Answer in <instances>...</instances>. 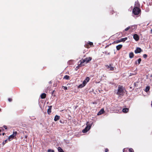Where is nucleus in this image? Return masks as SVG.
I'll use <instances>...</instances> for the list:
<instances>
[{"label":"nucleus","instance_id":"f257e3e1","mask_svg":"<svg viewBox=\"0 0 152 152\" xmlns=\"http://www.w3.org/2000/svg\"><path fill=\"white\" fill-rule=\"evenodd\" d=\"M124 90L121 86L119 85L118 88V91L116 93V94L120 96H123L124 93Z\"/></svg>","mask_w":152,"mask_h":152},{"label":"nucleus","instance_id":"f03ea898","mask_svg":"<svg viewBox=\"0 0 152 152\" xmlns=\"http://www.w3.org/2000/svg\"><path fill=\"white\" fill-rule=\"evenodd\" d=\"M91 60V58L90 57H88L84 59H82L80 60V64H79V66H83L84 64H83V63H85L86 64H87Z\"/></svg>","mask_w":152,"mask_h":152},{"label":"nucleus","instance_id":"7ed1b4c3","mask_svg":"<svg viewBox=\"0 0 152 152\" xmlns=\"http://www.w3.org/2000/svg\"><path fill=\"white\" fill-rule=\"evenodd\" d=\"M140 12V10L137 7L134 8L132 10L133 13L136 15H138Z\"/></svg>","mask_w":152,"mask_h":152},{"label":"nucleus","instance_id":"20e7f679","mask_svg":"<svg viewBox=\"0 0 152 152\" xmlns=\"http://www.w3.org/2000/svg\"><path fill=\"white\" fill-rule=\"evenodd\" d=\"M86 125V127L82 130V132L84 133L87 132L90 129L92 124L90 125L88 124V123L87 122Z\"/></svg>","mask_w":152,"mask_h":152},{"label":"nucleus","instance_id":"39448f33","mask_svg":"<svg viewBox=\"0 0 152 152\" xmlns=\"http://www.w3.org/2000/svg\"><path fill=\"white\" fill-rule=\"evenodd\" d=\"M17 132H13V134L10 135L8 138V140L9 141L11 140L16 135Z\"/></svg>","mask_w":152,"mask_h":152},{"label":"nucleus","instance_id":"423d86ee","mask_svg":"<svg viewBox=\"0 0 152 152\" xmlns=\"http://www.w3.org/2000/svg\"><path fill=\"white\" fill-rule=\"evenodd\" d=\"M123 152H134L133 149L132 148L128 149L127 148H124L123 150Z\"/></svg>","mask_w":152,"mask_h":152},{"label":"nucleus","instance_id":"0eeeda50","mask_svg":"<svg viewBox=\"0 0 152 152\" xmlns=\"http://www.w3.org/2000/svg\"><path fill=\"white\" fill-rule=\"evenodd\" d=\"M141 51V49L140 48H137L136 50H135L134 52L136 53H139Z\"/></svg>","mask_w":152,"mask_h":152},{"label":"nucleus","instance_id":"6e6552de","mask_svg":"<svg viewBox=\"0 0 152 152\" xmlns=\"http://www.w3.org/2000/svg\"><path fill=\"white\" fill-rule=\"evenodd\" d=\"M133 38L136 41H138L139 39V37L138 35L136 34H134V35Z\"/></svg>","mask_w":152,"mask_h":152},{"label":"nucleus","instance_id":"1a4fd4ad","mask_svg":"<svg viewBox=\"0 0 152 152\" xmlns=\"http://www.w3.org/2000/svg\"><path fill=\"white\" fill-rule=\"evenodd\" d=\"M104 112V109H102L98 113L97 115H100L102 114Z\"/></svg>","mask_w":152,"mask_h":152},{"label":"nucleus","instance_id":"9d476101","mask_svg":"<svg viewBox=\"0 0 152 152\" xmlns=\"http://www.w3.org/2000/svg\"><path fill=\"white\" fill-rule=\"evenodd\" d=\"M134 27V29L135 28V26H132L131 27L130 26H129L128 27H127V28H126L125 29V31H127V30H128L130 28L131 29H133V27Z\"/></svg>","mask_w":152,"mask_h":152},{"label":"nucleus","instance_id":"9b49d317","mask_svg":"<svg viewBox=\"0 0 152 152\" xmlns=\"http://www.w3.org/2000/svg\"><path fill=\"white\" fill-rule=\"evenodd\" d=\"M59 119H60V116L58 115H56L55 116V118L54 119V120L55 121H57Z\"/></svg>","mask_w":152,"mask_h":152},{"label":"nucleus","instance_id":"f8f14e48","mask_svg":"<svg viewBox=\"0 0 152 152\" xmlns=\"http://www.w3.org/2000/svg\"><path fill=\"white\" fill-rule=\"evenodd\" d=\"M122 47V45H119L116 46V48L117 50H119Z\"/></svg>","mask_w":152,"mask_h":152},{"label":"nucleus","instance_id":"ddd939ff","mask_svg":"<svg viewBox=\"0 0 152 152\" xmlns=\"http://www.w3.org/2000/svg\"><path fill=\"white\" fill-rule=\"evenodd\" d=\"M107 68L111 70H114V67L112 66L111 65H110L109 66H107Z\"/></svg>","mask_w":152,"mask_h":152},{"label":"nucleus","instance_id":"4468645a","mask_svg":"<svg viewBox=\"0 0 152 152\" xmlns=\"http://www.w3.org/2000/svg\"><path fill=\"white\" fill-rule=\"evenodd\" d=\"M46 94L45 93L42 94L41 95V97L42 99H43L45 98Z\"/></svg>","mask_w":152,"mask_h":152},{"label":"nucleus","instance_id":"2eb2a0df","mask_svg":"<svg viewBox=\"0 0 152 152\" xmlns=\"http://www.w3.org/2000/svg\"><path fill=\"white\" fill-rule=\"evenodd\" d=\"M128 110H129V109L128 108H124L122 110V111L124 113H126L128 112Z\"/></svg>","mask_w":152,"mask_h":152},{"label":"nucleus","instance_id":"dca6fc26","mask_svg":"<svg viewBox=\"0 0 152 152\" xmlns=\"http://www.w3.org/2000/svg\"><path fill=\"white\" fill-rule=\"evenodd\" d=\"M134 56V53L133 52H131L129 54V57L130 58H132Z\"/></svg>","mask_w":152,"mask_h":152},{"label":"nucleus","instance_id":"f3484780","mask_svg":"<svg viewBox=\"0 0 152 152\" xmlns=\"http://www.w3.org/2000/svg\"><path fill=\"white\" fill-rule=\"evenodd\" d=\"M58 152H64L63 149L60 147H58Z\"/></svg>","mask_w":152,"mask_h":152},{"label":"nucleus","instance_id":"a211bd4d","mask_svg":"<svg viewBox=\"0 0 152 152\" xmlns=\"http://www.w3.org/2000/svg\"><path fill=\"white\" fill-rule=\"evenodd\" d=\"M51 106L49 107V108L48 109L47 112L48 114H50V113H51Z\"/></svg>","mask_w":152,"mask_h":152},{"label":"nucleus","instance_id":"6ab92c4d","mask_svg":"<svg viewBox=\"0 0 152 152\" xmlns=\"http://www.w3.org/2000/svg\"><path fill=\"white\" fill-rule=\"evenodd\" d=\"M150 88L149 86H147L145 89V91L146 92H148L150 90Z\"/></svg>","mask_w":152,"mask_h":152},{"label":"nucleus","instance_id":"aec40b11","mask_svg":"<svg viewBox=\"0 0 152 152\" xmlns=\"http://www.w3.org/2000/svg\"><path fill=\"white\" fill-rule=\"evenodd\" d=\"M64 78L66 80H69V76L66 75L64 77Z\"/></svg>","mask_w":152,"mask_h":152},{"label":"nucleus","instance_id":"412c9836","mask_svg":"<svg viewBox=\"0 0 152 152\" xmlns=\"http://www.w3.org/2000/svg\"><path fill=\"white\" fill-rule=\"evenodd\" d=\"M127 39V37H125L124 38H121V42H125L126 40Z\"/></svg>","mask_w":152,"mask_h":152},{"label":"nucleus","instance_id":"4be33fe9","mask_svg":"<svg viewBox=\"0 0 152 152\" xmlns=\"http://www.w3.org/2000/svg\"><path fill=\"white\" fill-rule=\"evenodd\" d=\"M85 86L83 83L80 85L78 86V88H81L84 87Z\"/></svg>","mask_w":152,"mask_h":152},{"label":"nucleus","instance_id":"5701e85b","mask_svg":"<svg viewBox=\"0 0 152 152\" xmlns=\"http://www.w3.org/2000/svg\"><path fill=\"white\" fill-rule=\"evenodd\" d=\"M121 42V39H120L119 40H116L115 41H114V42L115 43H117L120 42Z\"/></svg>","mask_w":152,"mask_h":152},{"label":"nucleus","instance_id":"b1692460","mask_svg":"<svg viewBox=\"0 0 152 152\" xmlns=\"http://www.w3.org/2000/svg\"><path fill=\"white\" fill-rule=\"evenodd\" d=\"M89 77H86V78L85 80H86V82H88L89 81Z\"/></svg>","mask_w":152,"mask_h":152},{"label":"nucleus","instance_id":"393cba45","mask_svg":"<svg viewBox=\"0 0 152 152\" xmlns=\"http://www.w3.org/2000/svg\"><path fill=\"white\" fill-rule=\"evenodd\" d=\"M80 61H79L78 63V66H77L76 67V70H77V69H78L79 67H81V66H79V64H80Z\"/></svg>","mask_w":152,"mask_h":152},{"label":"nucleus","instance_id":"a878e982","mask_svg":"<svg viewBox=\"0 0 152 152\" xmlns=\"http://www.w3.org/2000/svg\"><path fill=\"white\" fill-rule=\"evenodd\" d=\"M48 152H54V151L53 150H51V149H48Z\"/></svg>","mask_w":152,"mask_h":152},{"label":"nucleus","instance_id":"bb28decb","mask_svg":"<svg viewBox=\"0 0 152 152\" xmlns=\"http://www.w3.org/2000/svg\"><path fill=\"white\" fill-rule=\"evenodd\" d=\"M87 83V82H86V80H84L83 81V83L84 85H85H85H86V83Z\"/></svg>","mask_w":152,"mask_h":152},{"label":"nucleus","instance_id":"cd10ccee","mask_svg":"<svg viewBox=\"0 0 152 152\" xmlns=\"http://www.w3.org/2000/svg\"><path fill=\"white\" fill-rule=\"evenodd\" d=\"M88 43L91 46L93 45V43L89 41Z\"/></svg>","mask_w":152,"mask_h":152},{"label":"nucleus","instance_id":"c85d7f7f","mask_svg":"<svg viewBox=\"0 0 152 152\" xmlns=\"http://www.w3.org/2000/svg\"><path fill=\"white\" fill-rule=\"evenodd\" d=\"M138 64H140V62L141 61V58H139L138 59Z\"/></svg>","mask_w":152,"mask_h":152},{"label":"nucleus","instance_id":"c756f323","mask_svg":"<svg viewBox=\"0 0 152 152\" xmlns=\"http://www.w3.org/2000/svg\"><path fill=\"white\" fill-rule=\"evenodd\" d=\"M62 87L63 88H64V89L65 90H67V89H68L67 87H66V86H63Z\"/></svg>","mask_w":152,"mask_h":152},{"label":"nucleus","instance_id":"7c9ffc66","mask_svg":"<svg viewBox=\"0 0 152 152\" xmlns=\"http://www.w3.org/2000/svg\"><path fill=\"white\" fill-rule=\"evenodd\" d=\"M147 55L146 54H144L143 55V57L144 58H147Z\"/></svg>","mask_w":152,"mask_h":152},{"label":"nucleus","instance_id":"2f4dec72","mask_svg":"<svg viewBox=\"0 0 152 152\" xmlns=\"http://www.w3.org/2000/svg\"><path fill=\"white\" fill-rule=\"evenodd\" d=\"M7 140H6L3 142V145H4L5 143H6L7 142Z\"/></svg>","mask_w":152,"mask_h":152},{"label":"nucleus","instance_id":"473e14b6","mask_svg":"<svg viewBox=\"0 0 152 152\" xmlns=\"http://www.w3.org/2000/svg\"><path fill=\"white\" fill-rule=\"evenodd\" d=\"M8 100L9 102H11L12 101V99L10 98H9L8 99Z\"/></svg>","mask_w":152,"mask_h":152},{"label":"nucleus","instance_id":"72a5a7b5","mask_svg":"<svg viewBox=\"0 0 152 152\" xmlns=\"http://www.w3.org/2000/svg\"><path fill=\"white\" fill-rule=\"evenodd\" d=\"M3 127L5 128V129H7V127L6 126H3Z\"/></svg>","mask_w":152,"mask_h":152},{"label":"nucleus","instance_id":"f704fd0d","mask_svg":"<svg viewBox=\"0 0 152 152\" xmlns=\"http://www.w3.org/2000/svg\"><path fill=\"white\" fill-rule=\"evenodd\" d=\"M108 150L107 148H106L105 149V152H107L108 151Z\"/></svg>","mask_w":152,"mask_h":152},{"label":"nucleus","instance_id":"c9c22d12","mask_svg":"<svg viewBox=\"0 0 152 152\" xmlns=\"http://www.w3.org/2000/svg\"><path fill=\"white\" fill-rule=\"evenodd\" d=\"M49 83L50 84L51 83V81H50L49 82Z\"/></svg>","mask_w":152,"mask_h":152},{"label":"nucleus","instance_id":"e433bc0d","mask_svg":"<svg viewBox=\"0 0 152 152\" xmlns=\"http://www.w3.org/2000/svg\"><path fill=\"white\" fill-rule=\"evenodd\" d=\"M4 134H5V133H3L2 134V135H4Z\"/></svg>","mask_w":152,"mask_h":152},{"label":"nucleus","instance_id":"4c0bfd02","mask_svg":"<svg viewBox=\"0 0 152 152\" xmlns=\"http://www.w3.org/2000/svg\"><path fill=\"white\" fill-rule=\"evenodd\" d=\"M25 137L26 138L27 137V136H25Z\"/></svg>","mask_w":152,"mask_h":152},{"label":"nucleus","instance_id":"58836bf2","mask_svg":"<svg viewBox=\"0 0 152 152\" xmlns=\"http://www.w3.org/2000/svg\"><path fill=\"white\" fill-rule=\"evenodd\" d=\"M151 106L152 107V102H151Z\"/></svg>","mask_w":152,"mask_h":152},{"label":"nucleus","instance_id":"ea45409f","mask_svg":"<svg viewBox=\"0 0 152 152\" xmlns=\"http://www.w3.org/2000/svg\"><path fill=\"white\" fill-rule=\"evenodd\" d=\"M151 33H152V29H151Z\"/></svg>","mask_w":152,"mask_h":152},{"label":"nucleus","instance_id":"a19ab883","mask_svg":"<svg viewBox=\"0 0 152 152\" xmlns=\"http://www.w3.org/2000/svg\"><path fill=\"white\" fill-rule=\"evenodd\" d=\"M151 77H152V75H151Z\"/></svg>","mask_w":152,"mask_h":152},{"label":"nucleus","instance_id":"79ce46f5","mask_svg":"<svg viewBox=\"0 0 152 152\" xmlns=\"http://www.w3.org/2000/svg\"><path fill=\"white\" fill-rule=\"evenodd\" d=\"M1 110V109H0V111Z\"/></svg>","mask_w":152,"mask_h":152}]
</instances>
